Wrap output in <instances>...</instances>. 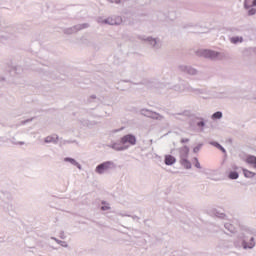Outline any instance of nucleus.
Segmentation results:
<instances>
[{
    "label": "nucleus",
    "instance_id": "7c9ffc66",
    "mask_svg": "<svg viewBox=\"0 0 256 256\" xmlns=\"http://www.w3.org/2000/svg\"><path fill=\"white\" fill-rule=\"evenodd\" d=\"M59 245H60L61 247H64L65 249H67V247H69V244H67V242H65V241H63V240H60Z\"/></svg>",
    "mask_w": 256,
    "mask_h": 256
},
{
    "label": "nucleus",
    "instance_id": "f03ea898",
    "mask_svg": "<svg viewBox=\"0 0 256 256\" xmlns=\"http://www.w3.org/2000/svg\"><path fill=\"white\" fill-rule=\"evenodd\" d=\"M174 91H178V93H184V91H189L191 93H196V95H203L202 89H194L187 82H181L180 84L174 86Z\"/></svg>",
    "mask_w": 256,
    "mask_h": 256
},
{
    "label": "nucleus",
    "instance_id": "39448f33",
    "mask_svg": "<svg viewBox=\"0 0 256 256\" xmlns=\"http://www.w3.org/2000/svg\"><path fill=\"white\" fill-rule=\"evenodd\" d=\"M111 169H115V162L106 161L96 166L95 173L98 175H104L107 171H111Z\"/></svg>",
    "mask_w": 256,
    "mask_h": 256
},
{
    "label": "nucleus",
    "instance_id": "4c0bfd02",
    "mask_svg": "<svg viewBox=\"0 0 256 256\" xmlns=\"http://www.w3.org/2000/svg\"><path fill=\"white\" fill-rule=\"evenodd\" d=\"M31 121H33V119L25 120V121L22 122V125H25V123H29V122H31Z\"/></svg>",
    "mask_w": 256,
    "mask_h": 256
},
{
    "label": "nucleus",
    "instance_id": "c85d7f7f",
    "mask_svg": "<svg viewBox=\"0 0 256 256\" xmlns=\"http://www.w3.org/2000/svg\"><path fill=\"white\" fill-rule=\"evenodd\" d=\"M201 147H203V144H202V143H200V144H198L197 146H195V147L193 148V153H198L199 151H201Z\"/></svg>",
    "mask_w": 256,
    "mask_h": 256
},
{
    "label": "nucleus",
    "instance_id": "a19ab883",
    "mask_svg": "<svg viewBox=\"0 0 256 256\" xmlns=\"http://www.w3.org/2000/svg\"><path fill=\"white\" fill-rule=\"evenodd\" d=\"M114 3H116V5H119L121 3V0H115Z\"/></svg>",
    "mask_w": 256,
    "mask_h": 256
},
{
    "label": "nucleus",
    "instance_id": "ddd939ff",
    "mask_svg": "<svg viewBox=\"0 0 256 256\" xmlns=\"http://www.w3.org/2000/svg\"><path fill=\"white\" fill-rule=\"evenodd\" d=\"M164 163L165 165L171 166V165H175V163H177V159L175 158V156L173 155H165L164 157Z\"/></svg>",
    "mask_w": 256,
    "mask_h": 256
},
{
    "label": "nucleus",
    "instance_id": "473e14b6",
    "mask_svg": "<svg viewBox=\"0 0 256 256\" xmlns=\"http://www.w3.org/2000/svg\"><path fill=\"white\" fill-rule=\"evenodd\" d=\"M197 127H205V121L201 119V121L197 122Z\"/></svg>",
    "mask_w": 256,
    "mask_h": 256
},
{
    "label": "nucleus",
    "instance_id": "5701e85b",
    "mask_svg": "<svg viewBox=\"0 0 256 256\" xmlns=\"http://www.w3.org/2000/svg\"><path fill=\"white\" fill-rule=\"evenodd\" d=\"M228 177L229 179H232V180L239 179V173L236 171H231Z\"/></svg>",
    "mask_w": 256,
    "mask_h": 256
},
{
    "label": "nucleus",
    "instance_id": "f8f14e48",
    "mask_svg": "<svg viewBox=\"0 0 256 256\" xmlns=\"http://www.w3.org/2000/svg\"><path fill=\"white\" fill-rule=\"evenodd\" d=\"M64 162L70 163V165L77 167V169H79V171H81V169H83V166H81V164H79V162H77V160H75L74 158L66 157V158H64Z\"/></svg>",
    "mask_w": 256,
    "mask_h": 256
},
{
    "label": "nucleus",
    "instance_id": "49530a36",
    "mask_svg": "<svg viewBox=\"0 0 256 256\" xmlns=\"http://www.w3.org/2000/svg\"><path fill=\"white\" fill-rule=\"evenodd\" d=\"M0 81H5V78L4 77H0Z\"/></svg>",
    "mask_w": 256,
    "mask_h": 256
},
{
    "label": "nucleus",
    "instance_id": "09e8293b",
    "mask_svg": "<svg viewBox=\"0 0 256 256\" xmlns=\"http://www.w3.org/2000/svg\"><path fill=\"white\" fill-rule=\"evenodd\" d=\"M18 134L23 135V132H18Z\"/></svg>",
    "mask_w": 256,
    "mask_h": 256
},
{
    "label": "nucleus",
    "instance_id": "6ab92c4d",
    "mask_svg": "<svg viewBox=\"0 0 256 256\" xmlns=\"http://www.w3.org/2000/svg\"><path fill=\"white\" fill-rule=\"evenodd\" d=\"M214 97L215 99H227L229 95L227 94V92H217Z\"/></svg>",
    "mask_w": 256,
    "mask_h": 256
},
{
    "label": "nucleus",
    "instance_id": "20e7f679",
    "mask_svg": "<svg viewBox=\"0 0 256 256\" xmlns=\"http://www.w3.org/2000/svg\"><path fill=\"white\" fill-rule=\"evenodd\" d=\"M255 245V237H251L248 240L247 238H243L241 243H239V241L234 242L236 249H241L242 247L245 251H247V249H255Z\"/></svg>",
    "mask_w": 256,
    "mask_h": 256
},
{
    "label": "nucleus",
    "instance_id": "a18cd8bd",
    "mask_svg": "<svg viewBox=\"0 0 256 256\" xmlns=\"http://www.w3.org/2000/svg\"><path fill=\"white\" fill-rule=\"evenodd\" d=\"M253 5L254 7H256V0H253Z\"/></svg>",
    "mask_w": 256,
    "mask_h": 256
},
{
    "label": "nucleus",
    "instance_id": "72a5a7b5",
    "mask_svg": "<svg viewBox=\"0 0 256 256\" xmlns=\"http://www.w3.org/2000/svg\"><path fill=\"white\" fill-rule=\"evenodd\" d=\"M52 241H55L58 245L61 242V240L57 239L56 237H51Z\"/></svg>",
    "mask_w": 256,
    "mask_h": 256
},
{
    "label": "nucleus",
    "instance_id": "1a4fd4ad",
    "mask_svg": "<svg viewBox=\"0 0 256 256\" xmlns=\"http://www.w3.org/2000/svg\"><path fill=\"white\" fill-rule=\"evenodd\" d=\"M120 143L121 145H127V143H129V145H137V137H135V135L133 134H127L124 135L121 139H120Z\"/></svg>",
    "mask_w": 256,
    "mask_h": 256
},
{
    "label": "nucleus",
    "instance_id": "393cba45",
    "mask_svg": "<svg viewBox=\"0 0 256 256\" xmlns=\"http://www.w3.org/2000/svg\"><path fill=\"white\" fill-rule=\"evenodd\" d=\"M71 143H75V140H61L60 145H71Z\"/></svg>",
    "mask_w": 256,
    "mask_h": 256
},
{
    "label": "nucleus",
    "instance_id": "dca6fc26",
    "mask_svg": "<svg viewBox=\"0 0 256 256\" xmlns=\"http://www.w3.org/2000/svg\"><path fill=\"white\" fill-rule=\"evenodd\" d=\"M244 39L242 36H233L230 38V43L232 45H239V43H243Z\"/></svg>",
    "mask_w": 256,
    "mask_h": 256
},
{
    "label": "nucleus",
    "instance_id": "c03bdc74",
    "mask_svg": "<svg viewBox=\"0 0 256 256\" xmlns=\"http://www.w3.org/2000/svg\"><path fill=\"white\" fill-rule=\"evenodd\" d=\"M224 216H225V214L221 213V214H219L218 217H224Z\"/></svg>",
    "mask_w": 256,
    "mask_h": 256
},
{
    "label": "nucleus",
    "instance_id": "4468645a",
    "mask_svg": "<svg viewBox=\"0 0 256 256\" xmlns=\"http://www.w3.org/2000/svg\"><path fill=\"white\" fill-rule=\"evenodd\" d=\"M180 160L188 159L189 157V148L187 146H183L179 149Z\"/></svg>",
    "mask_w": 256,
    "mask_h": 256
},
{
    "label": "nucleus",
    "instance_id": "58836bf2",
    "mask_svg": "<svg viewBox=\"0 0 256 256\" xmlns=\"http://www.w3.org/2000/svg\"><path fill=\"white\" fill-rule=\"evenodd\" d=\"M219 150L222 151V153H227V150H225V148L223 146H221V148Z\"/></svg>",
    "mask_w": 256,
    "mask_h": 256
},
{
    "label": "nucleus",
    "instance_id": "37998d69",
    "mask_svg": "<svg viewBox=\"0 0 256 256\" xmlns=\"http://www.w3.org/2000/svg\"><path fill=\"white\" fill-rule=\"evenodd\" d=\"M61 239H65V236L63 235V233L60 235Z\"/></svg>",
    "mask_w": 256,
    "mask_h": 256
},
{
    "label": "nucleus",
    "instance_id": "2eb2a0df",
    "mask_svg": "<svg viewBox=\"0 0 256 256\" xmlns=\"http://www.w3.org/2000/svg\"><path fill=\"white\" fill-rule=\"evenodd\" d=\"M246 163L248 165H251L253 167V169H256V157L253 155H249L246 158Z\"/></svg>",
    "mask_w": 256,
    "mask_h": 256
},
{
    "label": "nucleus",
    "instance_id": "2f4dec72",
    "mask_svg": "<svg viewBox=\"0 0 256 256\" xmlns=\"http://www.w3.org/2000/svg\"><path fill=\"white\" fill-rule=\"evenodd\" d=\"M81 123L84 127H89L91 125V123H89V120H81Z\"/></svg>",
    "mask_w": 256,
    "mask_h": 256
},
{
    "label": "nucleus",
    "instance_id": "f704fd0d",
    "mask_svg": "<svg viewBox=\"0 0 256 256\" xmlns=\"http://www.w3.org/2000/svg\"><path fill=\"white\" fill-rule=\"evenodd\" d=\"M181 143H189V138H182Z\"/></svg>",
    "mask_w": 256,
    "mask_h": 256
},
{
    "label": "nucleus",
    "instance_id": "cd10ccee",
    "mask_svg": "<svg viewBox=\"0 0 256 256\" xmlns=\"http://www.w3.org/2000/svg\"><path fill=\"white\" fill-rule=\"evenodd\" d=\"M12 143H14V145H25V142L17 141V138L15 137L12 138Z\"/></svg>",
    "mask_w": 256,
    "mask_h": 256
},
{
    "label": "nucleus",
    "instance_id": "c9c22d12",
    "mask_svg": "<svg viewBox=\"0 0 256 256\" xmlns=\"http://www.w3.org/2000/svg\"><path fill=\"white\" fill-rule=\"evenodd\" d=\"M120 217H131V215L129 214H123V213H119L118 214Z\"/></svg>",
    "mask_w": 256,
    "mask_h": 256
},
{
    "label": "nucleus",
    "instance_id": "e433bc0d",
    "mask_svg": "<svg viewBox=\"0 0 256 256\" xmlns=\"http://www.w3.org/2000/svg\"><path fill=\"white\" fill-rule=\"evenodd\" d=\"M183 115H185V113L176 114L175 117L176 119H179V117H183Z\"/></svg>",
    "mask_w": 256,
    "mask_h": 256
},
{
    "label": "nucleus",
    "instance_id": "7ed1b4c3",
    "mask_svg": "<svg viewBox=\"0 0 256 256\" xmlns=\"http://www.w3.org/2000/svg\"><path fill=\"white\" fill-rule=\"evenodd\" d=\"M97 23L100 25H121L123 18H121V16H110L108 18L98 17Z\"/></svg>",
    "mask_w": 256,
    "mask_h": 256
},
{
    "label": "nucleus",
    "instance_id": "f257e3e1",
    "mask_svg": "<svg viewBox=\"0 0 256 256\" xmlns=\"http://www.w3.org/2000/svg\"><path fill=\"white\" fill-rule=\"evenodd\" d=\"M140 41L147 43L152 51H159L163 49V40L154 36H138Z\"/></svg>",
    "mask_w": 256,
    "mask_h": 256
},
{
    "label": "nucleus",
    "instance_id": "a878e982",
    "mask_svg": "<svg viewBox=\"0 0 256 256\" xmlns=\"http://www.w3.org/2000/svg\"><path fill=\"white\" fill-rule=\"evenodd\" d=\"M209 145H212V147H216V149H221V144H219V142H215V141H210Z\"/></svg>",
    "mask_w": 256,
    "mask_h": 256
},
{
    "label": "nucleus",
    "instance_id": "8fccbe9b",
    "mask_svg": "<svg viewBox=\"0 0 256 256\" xmlns=\"http://www.w3.org/2000/svg\"><path fill=\"white\" fill-rule=\"evenodd\" d=\"M246 51H249V49H246Z\"/></svg>",
    "mask_w": 256,
    "mask_h": 256
},
{
    "label": "nucleus",
    "instance_id": "0eeeda50",
    "mask_svg": "<svg viewBox=\"0 0 256 256\" xmlns=\"http://www.w3.org/2000/svg\"><path fill=\"white\" fill-rule=\"evenodd\" d=\"M178 71H180V73H185V75H198L199 73L197 69L185 64L179 65Z\"/></svg>",
    "mask_w": 256,
    "mask_h": 256
},
{
    "label": "nucleus",
    "instance_id": "de8ad7c7",
    "mask_svg": "<svg viewBox=\"0 0 256 256\" xmlns=\"http://www.w3.org/2000/svg\"><path fill=\"white\" fill-rule=\"evenodd\" d=\"M0 23H5V21H3V20H0Z\"/></svg>",
    "mask_w": 256,
    "mask_h": 256
},
{
    "label": "nucleus",
    "instance_id": "bb28decb",
    "mask_svg": "<svg viewBox=\"0 0 256 256\" xmlns=\"http://www.w3.org/2000/svg\"><path fill=\"white\" fill-rule=\"evenodd\" d=\"M193 161H194V167H196V169H201V163H199V159L195 157Z\"/></svg>",
    "mask_w": 256,
    "mask_h": 256
},
{
    "label": "nucleus",
    "instance_id": "b1692460",
    "mask_svg": "<svg viewBox=\"0 0 256 256\" xmlns=\"http://www.w3.org/2000/svg\"><path fill=\"white\" fill-rule=\"evenodd\" d=\"M102 207L101 210L102 211H109V209H111V206H109V203H106L105 201L102 202Z\"/></svg>",
    "mask_w": 256,
    "mask_h": 256
},
{
    "label": "nucleus",
    "instance_id": "423d86ee",
    "mask_svg": "<svg viewBox=\"0 0 256 256\" xmlns=\"http://www.w3.org/2000/svg\"><path fill=\"white\" fill-rule=\"evenodd\" d=\"M201 55L205 57V59H211L212 61L221 57V54L215 50H202Z\"/></svg>",
    "mask_w": 256,
    "mask_h": 256
},
{
    "label": "nucleus",
    "instance_id": "a211bd4d",
    "mask_svg": "<svg viewBox=\"0 0 256 256\" xmlns=\"http://www.w3.org/2000/svg\"><path fill=\"white\" fill-rule=\"evenodd\" d=\"M180 163L185 169H191L192 167L191 162L187 158L180 160Z\"/></svg>",
    "mask_w": 256,
    "mask_h": 256
},
{
    "label": "nucleus",
    "instance_id": "aec40b11",
    "mask_svg": "<svg viewBox=\"0 0 256 256\" xmlns=\"http://www.w3.org/2000/svg\"><path fill=\"white\" fill-rule=\"evenodd\" d=\"M112 149H114L115 151H125V149H127V147H123L117 143H114V144H112Z\"/></svg>",
    "mask_w": 256,
    "mask_h": 256
},
{
    "label": "nucleus",
    "instance_id": "c756f323",
    "mask_svg": "<svg viewBox=\"0 0 256 256\" xmlns=\"http://www.w3.org/2000/svg\"><path fill=\"white\" fill-rule=\"evenodd\" d=\"M247 10H248V15H249V16H253V15L256 14V9L253 8V7H250V8L247 9Z\"/></svg>",
    "mask_w": 256,
    "mask_h": 256
},
{
    "label": "nucleus",
    "instance_id": "9d476101",
    "mask_svg": "<svg viewBox=\"0 0 256 256\" xmlns=\"http://www.w3.org/2000/svg\"><path fill=\"white\" fill-rule=\"evenodd\" d=\"M87 28H89V24H88V23L78 24V25H76V26H74V27H72V28L66 29V30H65V33H66L67 35H71V34H73V33H77V31H81V30L87 29Z\"/></svg>",
    "mask_w": 256,
    "mask_h": 256
},
{
    "label": "nucleus",
    "instance_id": "6e6552de",
    "mask_svg": "<svg viewBox=\"0 0 256 256\" xmlns=\"http://www.w3.org/2000/svg\"><path fill=\"white\" fill-rule=\"evenodd\" d=\"M141 115H144V117H149L150 119H156L157 121H163V116H161V114L148 109H142Z\"/></svg>",
    "mask_w": 256,
    "mask_h": 256
},
{
    "label": "nucleus",
    "instance_id": "412c9836",
    "mask_svg": "<svg viewBox=\"0 0 256 256\" xmlns=\"http://www.w3.org/2000/svg\"><path fill=\"white\" fill-rule=\"evenodd\" d=\"M251 7H255V5H253V0H245L244 1V8L245 9H251Z\"/></svg>",
    "mask_w": 256,
    "mask_h": 256
},
{
    "label": "nucleus",
    "instance_id": "ea45409f",
    "mask_svg": "<svg viewBox=\"0 0 256 256\" xmlns=\"http://www.w3.org/2000/svg\"><path fill=\"white\" fill-rule=\"evenodd\" d=\"M128 217H131L134 221H135L136 219H139V217H137V216H128Z\"/></svg>",
    "mask_w": 256,
    "mask_h": 256
},
{
    "label": "nucleus",
    "instance_id": "79ce46f5",
    "mask_svg": "<svg viewBox=\"0 0 256 256\" xmlns=\"http://www.w3.org/2000/svg\"><path fill=\"white\" fill-rule=\"evenodd\" d=\"M91 99H97V96L92 95V96H91Z\"/></svg>",
    "mask_w": 256,
    "mask_h": 256
},
{
    "label": "nucleus",
    "instance_id": "f3484780",
    "mask_svg": "<svg viewBox=\"0 0 256 256\" xmlns=\"http://www.w3.org/2000/svg\"><path fill=\"white\" fill-rule=\"evenodd\" d=\"M224 229H226V231L229 233H237V228H235L234 225L229 222L224 223Z\"/></svg>",
    "mask_w": 256,
    "mask_h": 256
},
{
    "label": "nucleus",
    "instance_id": "4be33fe9",
    "mask_svg": "<svg viewBox=\"0 0 256 256\" xmlns=\"http://www.w3.org/2000/svg\"><path fill=\"white\" fill-rule=\"evenodd\" d=\"M212 119H223V112L221 111H217L214 114H212Z\"/></svg>",
    "mask_w": 256,
    "mask_h": 256
},
{
    "label": "nucleus",
    "instance_id": "9b49d317",
    "mask_svg": "<svg viewBox=\"0 0 256 256\" xmlns=\"http://www.w3.org/2000/svg\"><path fill=\"white\" fill-rule=\"evenodd\" d=\"M44 143H53L57 145L59 143V136L57 134H53L44 138Z\"/></svg>",
    "mask_w": 256,
    "mask_h": 256
}]
</instances>
